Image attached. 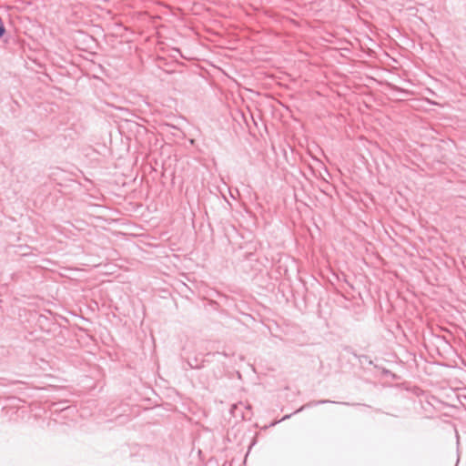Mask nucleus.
<instances>
[{
	"instance_id": "f257e3e1",
	"label": "nucleus",
	"mask_w": 466,
	"mask_h": 466,
	"mask_svg": "<svg viewBox=\"0 0 466 466\" xmlns=\"http://www.w3.org/2000/svg\"><path fill=\"white\" fill-rule=\"evenodd\" d=\"M129 142L130 138L128 137H123L121 135L120 144L124 147L125 154L121 155L118 159H124V166H126V169L130 168L134 164V158L129 154Z\"/></svg>"
},
{
	"instance_id": "f03ea898",
	"label": "nucleus",
	"mask_w": 466,
	"mask_h": 466,
	"mask_svg": "<svg viewBox=\"0 0 466 466\" xmlns=\"http://www.w3.org/2000/svg\"><path fill=\"white\" fill-rule=\"evenodd\" d=\"M326 403H337L336 401H332V400H312L303 406H301L299 410H297L294 413H298V412H300L302 411L305 408L307 407H311V406H317V405H320V404H326ZM339 404H343V405H349L348 402H338Z\"/></svg>"
},
{
	"instance_id": "7ed1b4c3",
	"label": "nucleus",
	"mask_w": 466,
	"mask_h": 466,
	"mask_svg": "<svg viewBox=\"0 0 466 466\" xmlns=\"http://www.w3.org/2000/svg\"><path fill=\"white\" fill-rule=\"evenodd\" d=\"M203 362L204 360L199 359L197 356L187 360V364L190 369H201L203 367Z\"/></svg>"
},
{
	"instance_id": "20e7f679",
	"label": "nucleus",
	"mask_w": 466,
	"mask_h": 466,
	"mask_svg": "<svg viewBox=\"0 0 466 466\" xmlns=\"http://www.w3.org/2000/svg\"><path fill=\"white\" fill-rule=\"evenodd\" d=\"M117 110H118V119L120 118V119H123V120H125L126 122H127V117H126V116H127L126 115H127V114H128L127 110V109H125V108H124V107H122V106H118V107H117Z\"/></svg>"
},
{
	"instance_id": "39448f33",
	"label": "nucleus",
	"mask_w": 466,
	"mask_h": 466,
	"mask_svg": "<svg viewBox=\"0 0 466 466\" xmlns=\"http://www.w3.org/2000/svg\"><path fill=\"white\" fill-rule=\"evenodd\" d=\"M6 29L2 17L0 16V39L5 35Z\"/></svg>"
},
{
	"instance_id": "423d86ee",
	"label": "nucleus",
	"mask_w": 466,
	"mask_h": 466,
	"mask_svg": "<svg viewBox=\"0 0 466 466\" xmlns=\"http://www.w3.org/2000/svg\"><path fill=\"white\" fill-rule=\"evenodd\" d=\"M128 205H129L130 207H128V208L124 207V209H125L127 212L134 211V210H135V206H134L132 203H128Z\"/></svg>"
},
{
	"instance_id": "0eeeda50",
	"label": "nucleus",
	"mask_w": 466,
	"mask_h": 466,
	"mask_svg": "<svg viewBox=\"0 0 466 466\" xmlns=\"http://www.w3.org/2000/svg\"><path fill=\"white\" fill-rule=\"evenodd\" d=\"M354 356L359 358L360 360L363 359V361H366L369 359V357L366 355L358 356L357 354H354Z\"/></svg>"
},
{
	"instance_id": "6e6552de",
	"label": "nucleus",
	"mask_w": 466,
	"mask_h": 466,
	"mask_svg": "<svg viewBox=\"0 0 466 466\" xmlns=\"http://www.w3.org/2000/svg\"><path fill=\"white\" fill-rule=\"evenodd\" d=\"M354 356L359 358L360 360L363 359V361H366L369 359V357L366 355L358 356L357 354H354Z\"/></svg>"
},
{
	"instance_id": "1a4fd4ad",
	"label": "nucleus",
	"mask_w": 466,
	"mask_h": 466,
	"mask_svg": "<svg viewBox=\"0 0 466 466\" xmlns=\"http://www.w3.org/2000/svg\"><path fill=\"white\" fill-rule=\"evenodd\" d=\"M117 235H118V237H119L120 235H122V236H126V234H124V233H122V232H120V231H118V232H117Z\"/></svg>"
},
{
	"instance_id": "9d476101",
	"label": "nucleus",
	"mask_w": 466,
	"mask_h": 466,
	"mask_svg": "<svg viewBox=\"0 0 466 466\" xmlns=\"http://www.w3.org/2000/svg\"><path fill=\"white\" fill-rule=\"evenodd\" d=\"M290 416H291V414H289V415H286V416L283 418V420L289 419V418H290Z\"/></svg>"
},
{
	"instance_id": "9b49d317",
	"label": "nucleus",
	"mask_w": 466,
	"mask_h": 466,
	"mask_svg": "<svg viewBox=\"0 0 466 466\" xmlns=\"http://www.w3.org/2000/svg\"><path fill=\"white\" fill-rule=\"evenodd\" d=\"M234 409H237V405H233L232 409H231V411L233 412V410Z\"/></svg>"
},
{
	"instance_id": "f8f14e48",
	"label": "nucleus",
	"mask_w": 466,
	"mask_h": 466,
	"mask_svg": "<svg viewBox=\"0 0 466 466\" xmlns=\"http://www.w3.org/2000/svg\"><path fill=\"white\" fill-rule=\"evenodd\" d=\"M121 125L118 123V131L120 132V129H121Z\"/></svg>"
},
{
	"instance_id": "ddd939ff",
	"label": "nucleus",
	"mask_w": 466,
	"mask_h": 466,
	"mask_svg": "<svg viewBox=\"0 0 466 466\" xmlns=\"http://www.w3.org/2000/svg\"><path fill=\"white\" fill-rule=\"evenodd\" d=\"M117 205H118V207H119V206L123 205V203L118 201V202H117Z\"/></svg>"
}]
</instances>
